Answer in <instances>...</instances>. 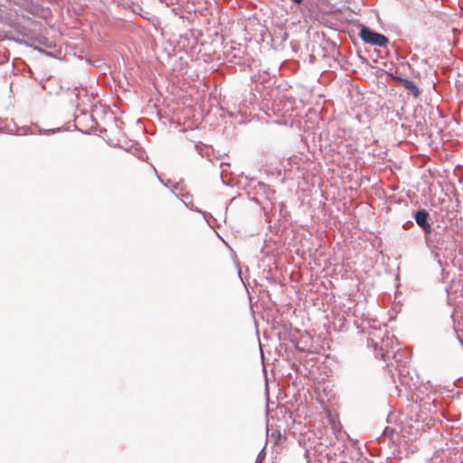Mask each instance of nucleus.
Segmentation results:
<instances>
[{
    "label": "nucleus",
    "instance_id": "nucleus-1",
    "mask_svg": "<svg viewBox=\"0 0 463 463\" xmlns=\"http://www.w3.org/2000/svg\"><path fill=\"white\" fill-rule=\"evenodd\" d=\"M427 247L440 267L448 266L456 258L457 241L450 231L443 232L433 230L431 235L425 238Z\"/></svg>",
    "mask_w": 463,
    "mask_h": 463
},
{
    "label": "nucleus",
    "instance_id": "nucleus-2",
    "mask_svg": "<svg viewBox=\"0 0 463 463\" xmlns=\"http://www.w3.org/2000/svg\"><path fill=\"white\" fill-rule=\"evenodd\" d=\"M361 40L372 46L386 47L389 43V38L384 34L375 32L368 26L363 25L358 33Z\"/></svg>",
    "mask_w": 463,
    "mask_h": 463
},
{
    "label": "nucleus",
    "instance_id": "nucleus-3",
    "mask_svg": "<svg viewBox=\"0 0 463 463\" xmlns=\"http://www.w3.org/2000/svg\"><path fill=\"white\" fill-rule=\"evenodd\" d=\"M391 357L392 358L391 365L395 368L401 376L405 373H408L406 366L410 363L411 359V355L408 351L398 348L391 354Z\"/></svg>",
    "mask_w": 463,
    "mask_h": 463
},
{
    "label": "nucleus",
    "instance_id": "nucleus-4",
    "mask_svg": "<svg viewBox=\"0 0 463 463\" xmlns=\"http://www.w3.org/2000/svg\"><path fill=\"white\" fill-rule=\"evenodd\" d=\"M398 345L397 338L388 331L378 346L379 354L377 355H380L383 360H389L391 354L394 351V347Z\"/></svg>",
    "mask_w": 463,
    "mask_h": 463
},
{
    "label": "nucleus",
    "instance_id": "nucleus-5",
    "mask_svg": "<svg viewBox=\"0 0 463 463\" xmlns=\"http://www.w3.org/2000/svg\"><path fill=\"white\" fill-rule=\"evenodd\" d=\"M387 333V326L384 324L383 326H379V327L376 326H371L368 332V342H371L372 346L377 350L382 339L384 338Z\"/></svg>",
    "mask_w": 463,
    "mask_h": 463
},
{
    "label": "nucleus",
    "instance_id": "nucleus-6",
    "mask_svg": "<svg viewBox=\"0 0 463 463\" xmlns=\"http://www.w3.org/2000/svg\"><path fill=\"white\" fill-rule=\"evenodd\" d=\"M414 220L416 223L422 229L425 233V237L428 235H431L433 231H431V226L429 222L430 214L424 209H420L414 213Z\"/></svg>",
    "mask_w": 463,
    "mask_h": 463
},
{
    "label": "nucleus",
    "instance_id": "nucleus-7",
    "mask_svg": "<svg viewBox=\"0 0 463 463\" xmlns=\"http://www.w3.org/2000/svg\"><path fill=\"white\" fill-rule=\"evenodd\" d=\"M393 79L396 81H399L401 83V85L404 89L409 90L415 98L420 96V91L418 86L412 80H411L407 78L400 77V76L393 77Z\"/></svg>",
    "mask_w": 463,
    "mask_h": 463
},
{
    "label": "nucleus",
    "instance_id": "nucleus-8",
    "mask_svg": "<svg viewBox=\"0 0 463 463\" xmlns=\"http://www.w3.org/2000/svg\"><path fill=\"white\" fill-rule=\"evenodd\" d=\"M195 148L198 150V153L202 156H209V148L203 145H196Z\"/></svg>",
    "mask_w": 463,
    "mask_h": 463
},
{
    "label": "nucleus",
    "instance_id": "nucleus-9",
    "mask_svg": "<svg viewBox=\"0 0 463 463\" xmlns=\"http://www.w3.org/2000/svg\"><path fill=\"white\" fill-rule=\"evenodd\" d=\"M264 459L263 449L258 454L255 463H261Z\"/></svg>",
    "mask_w": 463,
    "mask_h": 463
},
{
    "label": "nucleus",
    "instance_id": "nucleus-10",
    "mask_svg": "<svg viewBox=\"0 0 463 463\" xmlns=\"http://www.w3.org/2000/svg\"><path fill=\"white\" fill-rule=\"evenodd\" d=\"M392 431H393V430H392V429H390L389 427H386V428L384 429V430H383V434L384 436H389V435H391V434L392 433Z\"/></svg>",
    "mask_w": 463,
    "mask_h": 463
},
{
    "label": "nucleus",
    "instance_id": "nucleus-11",
    "mask_svg": "<svg viewBox=\"0 0 463 463\" xmlns=\"http://www.w3.org/2000/svg\"><path fill=\"white\" fill-rule=\"evenodd\" d=\"M203 218L210 224V219H212L213 216L210 213H203Z\"/></svg>",
    "mask_w": 463,
    "mask_h": 463
},
{
    "label": "nucleus",
    "instance_id": "nucleus-12",
    "mask_svg": "<svg viewBox=\"0 0 463 463\" xmlns=\"http://www.w3.org/2000/svg\"><path fill=\"white\" fill-rule=\"evenodd\" d=\"M275 106H276V101H274V103L272 104V109H273V111H274L275 113L279 112V111H280V109H279V108H278V109H276V108H275Z\"/></svg>",
    "mask_w": 463,
    "mask_h": 463
},
{
    "label": "nucleus",
    "instance_id": "nucleus-13",
    "mask_svg": "<svg viewBox=\"0 0 463 463\" xmlns=\"http://www.w3.org/2000/svg\"><path fill=\"white\" fill-rule=\"evenodd\" d=\"M59 129H49V130H46L45 132H48V133H55L56 131H58Z\"/></svg>",
    "mask_w": 463,
    "mask_h": 463
},
{
    "label": "nucleus",
    "instance_id": "nucleus-14",
    "mask_svg": "<svg viewBox=\"0 0 463 463\" xmlns=\"http://www.w3.org/2000/svg\"><path fill=\"white\" fill-rule=\"evenodd\" d=\"M189 198V195L185 196V199H183V203H184L186 205H188V203L186 202V199Z\"/></svg>",
    "mask_w": 463,
    "mask_h": 463
},
{
    "label": "nucleus",
    "instance_id": "nucleus-15",
    "mask_svg": "<svg viewBox=\"0 0 463 463\" xmlns=\"http://www.w3.org/2000/svg\"><path fill=\"white\" fill-rule=\"evenodd\" d=\"M160 183H162L164 185H166L162 179L159 178Z\"/></svg>",
    "mask_w": 463,
    "mask_h": 463
}]
</instances>
